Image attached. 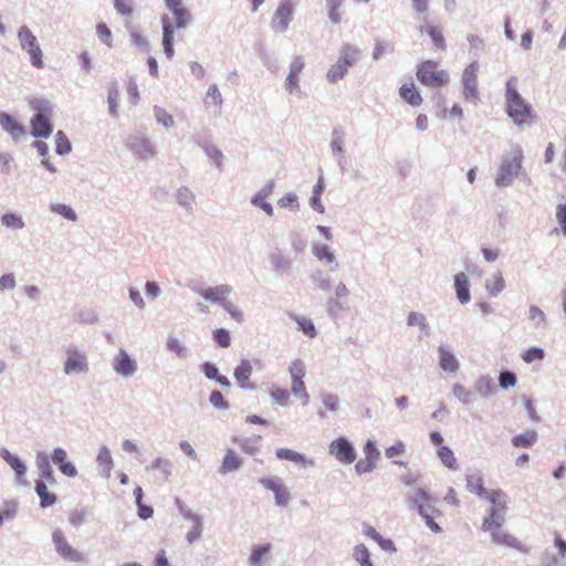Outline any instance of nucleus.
I'll return each instance as SVG.
<instances>
[{
  "instance_id": "nucleus-48",
  "label": "nucleus",
  "mask_w": 566,
  "mask_h": 566,
  "mask_svg": "<svg viewBox=\"0 0 566 566\" xmlns=\"http://www.w3.org/2000/svg\"><path fill=\"white\" fill-rule=\"evenodd\" d=\"M56 153L65 155L71 150V144L63 132L59 130L55 136Z\"/></svg>"
},
{
  "instance_id": "nucleus-9",
  "label": "nucleus",
  "mask_w": 566,
  "mask_h": 566,
  "mask_svg": "<svg viewBox=\"0 0 566 566\" xmlns=\"http://www.w3.org/2000/svg\"><path fill=\"white\" fill-rule=\"evenodd\" d=\"M289 370L292 378L291 390L302 400V403L306 406L310 402V396L303 381L306 374L305 365L302 360L296 359L291 364Z\"/></svg>"
},
{
  "instance_id": "nucleus-58",
  "label": "nucleus",
  "mask_w": 566,
  "mask_h": 566,
  "mask_svg": "<svg viewBox=\"0 0 566 566\" xmlns=\"http://www.w3.org/2000/svg\"><path fill=\"white\" fill-rule=\"evenodd\" d=\"M406 450L405 443L397 441L395 444L386 449L385 454L387 458H395L402 454Z\"/></svg>"
},
{
  "instance_id": "nucleus-11",
  "label": "nucleus",
  "mask_w": 566,
  "mask_h": 566,
  "mask_svg": "<svg viewBox=\"0 0 566 566\" xmlns=\"http://www.w3.org/2000/svg\"><path fill=\"white\" fill-rule=\"evenodd\" d=\"M52 541L59 555L70 562H82L84 555L72 547L61 530H55L52 534Z\"/></svg>"
},
{
  "instance_id": "nucleus-33",
  "label": "nucleus",
  "mask_w": 566,
  "mask_h": 566,
  "mask_svg": "<svg viewBox=\"0 0 566 566\" xmlns=\"http://www.w3.org/2000/svg\"><path fill=\"white\" fill-rule=\"evenodd\" d=\"M537 440V433L534 430H527L512 439V444L516 448H528Z\"/></svg>"
},
{
  "instance_id": "nucleus-37",
  "label": "nucleus",
  "mask_w": 566,
  "mask_h": 566,
  "mask_svg": "<svg viewBox=\"0 0 566 566\" xmlns=\"http://www.w3.org/2000/svg\"><path fill=\"white\" fill-rule=\"evenodd\" d=\"M2 458L15 471L19 478L23 476L27 468L24 463L14 454H11L8 450H3Z\"/></svg>"
},
{
  "instance_id": "nucleus-27",
  "label": "nucleus",
  "mask_w": 566,
  "mask_h": 566,
  "mask_svg": "<svg viewBox=\"0 0 566 566\" xmlns=\"http://www.w3.org/2000/svg\"><path fill=\"white\" fill-rule=\"evenodd\" d=\"M454 286L459 301L464 304L470 301L469 280L468 276L461 272L454 277Z\"/></svg>"
},
{
  "instance_id": "nucleus-22",
  "label": "nucleus",
  "mask_w": 566,
  "mask_h": 566,
  "mask_svg": "<svg viewBox=\"0 0 566 566\" xmlns=\"http://www.w3.org/2000/svg\"><path fill=\"white\" fill-rule=\"evenodd\" d=\"M400 97L411 106H420L422 96L413 82L405 83L399 88Z\"/></svg>"
},
{
  "instance_id": "nucleus-63",
  "label": "nucleus",
  "mask_w": 566,
  "mask_h": 566,
  "mask_svg": "<svg viewBox=\"0 0 566 566\" xmlns=\"http://www.w3.org/2000/svg\"><path fill=\"white\" fill-rule=\"evenodd\" d=\"M365 458H370L377 461L379 452L373 441H367L364 447Z\"/></svg>"
},
{
  "instance_id": "nucleus-57",
  "label": "nucleus",
  "mask_w": 566,
  "mask_h": 566,
  "mask_svg": "<svg viewBox=\"0 0 566 566\" xmlns=\"http://www.w3.org/2000/svg\"><path fill=\"white\" fill-rule=\"evenodd\" d=\"M500 386L504 389L513 387L516 384V377L510 371H503L499 377Z\"/></svg>"
},
{
  "instance_id": "nucleus-64",
  "label": "nucleus",
  "mask_w": 566,
  "mask_h": 566,
  "mask_svg": "<svg viewBox=\"0 0 566 566\" xmlns=\"http://www.w3.org/2000/svg\"><path fill=\"white\" fill-rule=\"evenodd\" d=\"M15 285L12 274H4L0 277V290H11Z\"/></svg>"
},
{
  "instance_id": "nucleus-4",
  "label": "nucleus",
  "mask_w": 566,
  "mask_h": 566,
  "mask_svg": "<svg viewBox=\"0 0 566 566\" xmlns=\"http://www.w3.org/2000/svg\"><path fill=\"white\" fill-rule=\"evenodd\" d=\"M34 115L31 119V134L36 138H46L53 132V108L49 101L34 99L31 102Z\"/></svg>"
},
{
  "instance_id": "nucleus-31",
  "label": "nucleus",
  "mask_w": 566,
  "mask_h": 566,
  "mask_svg": "<svg viewBox=\"0 0 566 566\" xmlns=\"http://www.w3.org/2000/svg\"><path fill=\"white\" fill-rule=\"evenodd\" d=\"M38 467L40 469V480L48 482L51 485L56 483V479L54 476L53 470L50 465L48 457H42L38 459Z\"/></svg>"
},
{
  "instance_id": "nucleus-3",
  "label": "nucleus",
  "mask_w": 566,
  "mask_h": 566,
  "mask_svg": "<svg viewBox=\"0 0 566 566\" xmlns=\"http://www.w3.org/2000/svg\"><path fill=\"white\" fill-rule=\"evenodd\" d=\"M485 499L490 504L488 515L482 521V530H493L502 527L505 522V513L507 511L509 496L502 490H489Z\"/></svg>"
},
{
  "instance_id": "nucleus-21",
  "label": "nucleus",
  "mask_w": 566,
  "mask_h": 566,
  "mask_svg": "<svg viewBox=\"0 0 566 566\" xmlns=\"http://www.w3.org/2000/svg\"><path fill=\"white\" fill-rule=\"evenodd\" d=\"M252 374L251 363L247 359L240 361L234 369V377L239 386L243 389H253L254 385L250 382V376Z\"/></svg>"
},
{
  "instance_id": "nucleus-56",
  "label": "nucleus",
  "mask_w": 566,
  "mask_h": 566,
  "mask_svg": "<svg viewBox=\"0 0 566 566\" xmlns=\"http://www.w3.org/2000/svg\"><path fill=\"white\" fill-rule=\"evenodd\" d=\"M222 307L230 314V316L238 323L243 322V313L231 302H223Z\"/></svg>"
},
{
  "instance_id": "nucleus-49",
  "label": "nucleus",
  "mask_w": 566,
  "mask_h": 566,
  "mask_svg": "<svg viewBox=\"0 0 566 566\" xmlns=\"http://www.w3.org/2000/svg\"><path fill=\"white\" fill-rule=\"evenodd\" d=\"M2 224L7 228L13 229H22L24 227V222L22 219L14 213H6L1 218Z\"/></svg>"
},
{
  "instance_id": "nucleus-47",
  "label": "nucleus",
  "mask_w": 566,
  "mask_h": 566,
  "mask_svg": "<svg viewBox=\"0 0 566 566\" xmlns=\"http://www.w3.org/2000/svg\"><path fill=\"white\" fill-rule=\"evenodd\" d=\"M270 395L279 405L285 406L290 399V392L285 388L273 386L270 390Z\"/></svg>"
},
{
  "instance_id": "nucleus-40",
  "label": "nucleus",
  "mask_w": 566,
  "mask_h": 566,
  "mask_svg": "<svg viewBox=\"0 0 566 566\" xmlns=\"http://www.w3.org/2000/svg\"><path fill=\"white\" fill-rule=\"evenodd\" d=\"M97 462L103 468V472L106 476L111 475L113 469V459L107 448H102L97 454Z\"/></svg>"
},
{
  "instance_id": "nucleus-1",
  "label": "nucleus",
  "mask_w": 566,
  "mask_h": 566,
  "mask_svg": "<svg viewBox=\"0 0 566 566\" xmlns=\"http://www.w3.org/2000/svg\"><path fill=\"white\" fill-rule=\"evenodd\" d=\"M169 11L172 12L175 24L167 17H163V45L165 54L168 59H172L174 51V30L175 28H186L191 17L189 11L184 7L181 0H165Z\"/></svg>"
},
{
  "instance_id": "nucleus-39",
  "label": "nucleus",
  "mask_w": 566,
  "mask_h": 566,
  "mask_svg": "<svg viewBox=\"0 0 566 566\" xmlns=\"http://www.w3.org/2000/svg\"><path fill=\"white\" fill-rule=\"evenodd\" d=\"M205 104L207 107H220L222 104V96L219 92V88L216 84L209 86L206 97Z\"/></svg>"
},
{
  "instance_id": "nucleus-26",
  "label": "nucleus",
  "mask_w": 566,
  "mask_h": 566,
  "mask_svg": "<svg viewBox=\"0 0 566 566\" xmlns=\"http://www.w3.org/2000/svg\"><path fill=\"white\" fill-rule=\"evenodd\" d=\"M280 460H287L302 467H313V460H307L303 454L286 448H280L275 452Z\"/></svg>"
},
{
  "instance_id": "nucleus-34",
  "label": "nucleus",
  "mask_w": 566,
  "mask_h": 566,
  "mask_svg": "<svg viewBox=\"0 0 566 566\" xmlns=\"http://www.w3.org/2000/svg\"><path fill=\"white\" fill-rule=\"evenodd\" d=\"M439 352H440V361H439L440 367L443 370L450 371V373L458 370L459 363H458L457 358L450 352H448L443 348H440Z\"/></svg>"
},
{
  "instance_id": "nucleus-45",
  "label": "nucleus",
  "mask_w": 566,
  "mask_h": 566,
  "mask_svg": "<svg viewBox=\"0 0 566 566\" xmlns=\"http://www.w3.org/2000/svg\"><path fill=\"white\" fill-rule=\"evenodd\" d=\"M354 557L361 566H373L369 552L363 544L355 547Z\"/></svg>"
},
{
  "instance_id": "nucleus-2",
  "label": "nucleus",
  "mask_w": 566,
  "mask_h": 566,
  "mask_svg": "<svg viewBox=\"0 0 566 566\" xmlns=\"http://www.w3.org/2000/svg\"><path fill=\"white\" fill-rule=\"evenodd\" d=\"M505 98L506 112L516 125L522 126L532 123L534 117L532 106L518 94L514 77L506 82Z\"/></svg>"
},
{
  "instance_id": "nucleus-18",
  "label": "nucleus",
  "mask_w": 566,
  "mask_h": 566,
  "mask_svg": "<svg viewBox=\"0 0 566 566\" xmlns=\"http://www.w3.org/2000/svg\"><path fill=\"white\" fill-rule=\"evenodd\" d=\"M52 461L54 462V464L59 467L60 471L64 475L74 478L77 474L75 465L72 462L67 461V454L65 450L61 448L54 449L52 453Z\"/></svg>"
},
{
  "instance_id": "nucleus-5",
  "label": "nucleus",
  "mask_w": 566,
  "mask_h": 566,
  "mask_svg": "<svg viewBox=\"0 0 566 566\" xmlns=\"http://www.w3.org/2000/svg\"><path fill=\"white\" fill-rule=\"evenodd\" d=\"M417 80L423 86L440 88L449 84L450 75L448 71L441 69L439 63L433 60H426L417 65Z\"/></svg>"
},
{
  "instance_id": "nucleus-13",
  "label": "nucleus",
  "mask_w": 566,
  "mask_h": 566,
  "mask_svg": "<svg viewBox=\"0 0 566 566\" xmlns=\"http://www.w3.org/2000/svg\"><path fill=\"white\" fill-rule=\"evenodd\" d=\"M329 453L343 464H352L356 460V451L346 438H337L329 444Z\"/></svg>"
},
{
  "instance_id": "nucleus-23",
  "label": "nucleus",
  "mask_w": 566,
  "mask_h": 566,
  "mask_svg": "<svg viewBox=\"0 0 566 566\" xmlns=\"http://www.w3.org/2000/svg\"><path fill=\"white\" fill-rule=\"evenodd\" d=\"M304 69V62L301 56H297L293 60L290 66V73L285 81L286 90L292 93L295 90H298V76Z\"/></svg>"
},
{
  "instance_id": "nucleus-10",
  "label": "nucleus",
  "mask_w": 566,
  "mask_h": 566,
  "mask_svg": "<svg viewBox=\"0 0 566 566\" xmlns=\"http://www.w3.org/2000/svg\"><path fill=\"white\" fill-rule=\"evenodd\" d=\"M294 12V0H281L276 8L271 27L276 32H285L292 21Z\"/></svg>"
},
{
  "instance_id": "nucleus-15",
  "label": "nucleus",
  "mask_w": 566,
  "mask_h": 566,
  "mask_svg": "<svg viewBox=\"0 0 566 566\" xmlns=\"http://www.w3.org/2000/svg\"><path fill=\"white\" fill-rule=\"evenodd\" d=\"M260 484L273 492L276 505L287 506L291 494L284 483L276 478H263L260 480Z\"/></svg>"
},
{
  "instance_id": "nucleus-60",
  "label": "nucleus",
  "mask_w": 566,
  "mask_h": 566,
  "mask_svg": "<svg viewBox=\"0 0 566 566\" xmlns=\"http://www.w3.org/2000/svg\"><path fill=\"white\" fill-rule=\"evenodd\" d=\"M281 207L290 208V209H297L298 208V201L297 197L293 193H287L279 201Z\"/></svg>"
},
{
  "instance_id": "nucleus-20",
  "label": "nucleus",
  "mask_w": 566,
  "mask_h": 566,
  "mask_svg": "<svg viewBox=\"0 0 566 566\" xmlns=\"http://www.w3.org/2000/svg\"><path fill=\"white\" fill-rule=\"evenodd\" d=\"M86 369L85 356L77 350L70 349L67 352V359L64 365L66 374L82 373Z\"/></svg>"
},
{
  "instance_id": "nucleus-35",
  "label": "nucleus",
  "mask_w": 566,
  "mask_h": 566,
  "mask_svg": "<svg viewBox=\"0 0 566 566\" xmlns=\"http://www.w3.org/2000/svg\"><path fill=\"white\" fill-rule=\"evenodd\" d=\"M485 287L491 296H496L505 287L503 275L500 272L492 275V277L486 281Z\"/></svg>"
},
{
  "instance_id": "nucleus-38",
  "label": "nucleus",
  "mask_w": 566,
  "mask_h": 566,
  "mask_svg": "<svg viewBox=\"0 0 566 566\" xmlns=\"http://www.w3.org/2000/svg\"><path fill=\"white\" fill-rule=\"evenodd\" d=\"M438 457L441 462L450 470H457L458 463L453 451L449 447H440L438 449Z\"/></svg>"
},
{
  "instance_id": "nucleus-32",
  "label": "nucleus",
  "mask_w": 566,
  "mask_h": 566,
  "mask_svg": "<svg viewBox=\"0 0 566 566\" xmlns=\"http://www.w3.org/2000/svg\"><path fill=\"white\" fill-rule=\"evenodd\" d=\"M359 59V50L353 45L346 44L340 50L338 60L349 67L354 65Z\"/></svg>"
},
{
  "instance_id": "nucleus-28",
  "label": "nucleus",
  "mask_w": 566,
  "mask_h": 566,
  "mask_svg": "<svg viewBox=\"0 0 566 566\" xmlns=\"http://www.w3.org/2000/svg\"><path fill=\"white\" fill-rule=\"evenodd\" d=\"M46 483L48 482H44L43 480H39L35 483V491L40 497V505L42 507L52 506L57 500L54 493L49 492Z\"/></svg>"
},
{
  "instance_id": "nucleus-36",
  "label": "nucleus",
  "mask_w": 566,
  "mask_h": 566,
  "mask_svg": "<svg viewBox=\"0 0 566 566\" xmlns=\"http://www.w3.org/2000/svg\"><path fill=\"white\" fill-rule=\"evenodd\" d=\"M271 549H272L271 544H264V545H259V546L254 547L249 557V562H250L251 566H261L262 560L264 559V557L266 555H269Z\"/></svg>"
},
{
  "instance_id": "nucleus-44",
  "label": "nucleus",
  "mask_w": 566,
  "mask_h": 566,
  "mask_svg": "<svg viewBox=\"0 0 566 566\" xmlns=\"http://www.w3.org/2000/svg\"><path fill=\"white\" fill-rule=\"evenodd\" d=\"M212 337L221 348H228L231 345V336L226 328H217L213 331Z\"/></svg>"
},
{
  "instance_id": "nucleus-16",
  "label": "nucleus",
  "mask_w": 566,
  "mask_h": 566,
  "mask_svg": "<svg viewBox=\"0 0 566 566\" xmlns=\"http://www.w3.org/2000/svg\"><path fill=\"white\" fill-rule=\"evenodd\" d=\"M483 531L489 532L491 534L493 543L497 545L507 546L525 554L530 553V548L526 545L518 541V538L515 537L514 535L501 531V527Z\"/></svg>"
},
{
  "instance_id": "nucleus-30",
  "label": "nucleus",
  "mask_w": 566,
  "mask_h": 566,
  "mask_svg": "<svg viewBox=\"0 0 566 566\" xmlns=\"http://www.w3.org/2000/svg\"><path fill=\"white\" fill-rule=\"evenodd\" d=\"M241 464L242 460L240 459V457L233 450H228L223 458L220 472L222 474H226L228 472L238 470L241 467Z\"/></svg>"
},
{
  "instance_id": "nucleus-61",
  "label": "nucleus",
  "mask_w": 566,
  "mask_h": 566,
  "mask_svg": "<svg viewBox=\"0 0 566 566\" xmlns=\"http://www.w3.org/2000/svg\"><path fill=\"white\" fill-rule=\"evenodd\" d=\"M556 219L562 228V232L566 235V205H558L556 208Z\"/></svg>"
},
{
  "instance_id": "nucleus-12",
  "label": "nucleus",
  "mask_w": 566,
  "mask_h": 566,
  "mask_svg": "<svg viewBox=\"0 0 566 566\" xmlns=\"http://www.w3.org/2000/svg\"><path fill=\"white\" fill-rule=\"evenodd\" d=\"M478 63L469 64L462 74L463 95L469 102L475 103L479 99L478 92Z\"/></svg>"
},
{
  "instance_id": "nucleus-8",
  "label": "nucleus",
  "mask_w": 566,
  "mask_h": 566,
  "mask_svg": "<svg viewBox=\"0 0 566 566\" xmlns=\"http://www.w3.org/2000/svg\"><path fill=\"white\" fill-rule=\"evenodd\" d=\"M18 39L20 41L22 49L29 53L32 65H34L35 67H42V51L32 31L25 25L21 27L18 32Z\"/></svg>"
},
{
  "instance_id": "nucleus-41",
  "label": "nucleus",
  "mask_w": 566,
  "mask_h": 566,
  "mask_svg": "<svg viewBox=\"0 0 566 566\" xmlns=\"http://www.w3.org/2000/svg\"><path fill=\"white\" fill-rule=\"evenodd\" d=\"M342 3H343V0H326L328 18L335 24H338L342 21V15L339 12Z\"/></svg>"
},
{
  "instance_id": "nucleus-17",
  "label": "nucleus",
  "mask_w": 566,
  "mask_h": 566,
  "mask_svg": "<svg viewBox=\"0 0 566 566\" xmlns=\"http://www.w3.org/2000/svg\"><path fill=\"white\" fill-rule=\"evenodd\" d=\"M232 292V287L228 284H221L218 286L206 287L199 291L200 295L207 301L220 303L228 302L227 297Z\"/></svg>"
},
{
  "instance_id": "nucleus-46",
  "label": "nucleus",
  "mask_w": 566,
  "mask_h": 566,
  "mask_svg": "<svg viewBox=\"0 0 566 566\" xmlns=\"http://www.w3.org/2000/svg\"><path fill=\"white\" fill-rule=\"evenodd\" d=\"M189 517L192 521V530L190 532H188L187 541L189 543H193L195 541H197L201 536L202 524H201V520H200L199 516H197V515H189Z\"/></svg>"
},
{
  "instance_id": "nucleus-24",
  "label": "nucleus",
  "mask_w": 566,
  "mask_h": 566,
  "mask_svg": "<svg viewBox=\"0 0 566 566\" xmlns=\"http://www.w3.org/2000/svg\"><path fill=\"white\" fill-rule=\"evenodd\" d=\"M114 369L124 376H129L136 370V364L128 354L120 349L115 357Z\"/></svg>"
},
{
  "instance_id": "nucleus-51",
  "label": "nucleus",
  "mask_w": 566,
  "mask_h": 566,
  "mask_svg": "<svg viewBox=\"0 0 566 566\" xmlns=\"http://www.w3.org/2000/svg\"><path fill=\"white\" fill-rule=\"evenodd\" d=\"M51 210L53 212L59 213L60 216L64 217L67 220H71V221H75L76 220V213L74 212V210L70 206H66V205H63V203H57V205H53L51 207Z\"/></svg>"
},
{
  "instance_id": "nucleus-59",
  "label": "nucleus",
  "mask_w": 566,
  "mask_h": 566,
  "mask_svg": "<svg viewBox=\"0 0 566 566\" xmlns=\"http://www.w3.org/2000/svg\"><path fill=\"white\" fill-rule=\"evenodd\" d=\"M210 402L218 408L227 409L228 402L224 400L223 395L219 390H213L209 398Z\"/></svg>"
},
{
  "instance_id": "nucleus-29",
  "label": "nucleus",
  "mask_w": 566,
  "mask_h": 566,
  "mask_svg": "<svg viewBox=\"0 0 566 566\" xmlns=\"http://www.w3.org/2000/svg\"><path fill=\"white\" fill-rule=\"evenodd\" d=\"M420 32H426L430 36L437 50L444 51L447 49V43L440 28L436 25H427L424 28H420Z\"/></svg>"
},
{
  "instance_id": "nucleus-50",
  "label": "nucleus",
  "mask_w": 566,
  "mask_h": 566,
  "mask_svg": "<svg viewBox=\"0 0 566 566\" xmlns=\"http://www.w3.org/2000/svg\"><path fill=\"white\" fill-rule=\"evenodd\" d=\"M298 328L308 337L313 338L316 335V329L313 322L306 317H295Z\"/></svg>"
},
{
  "instance_id": "nucleus-55",
  "label": "nucleus",
  "mask_w": 566,
  "mask_h": 566,
  "mask_svg": "<svg viewBox=\"0 0 566 566\" xmlns=\"http://www.w3.org/2000/svg\"><path fill=\"white\" fill-rule=\"evenodd\" d=\"M96 32L99 40L105 43L107 46H112V32L105 23H98L96 27Z\"/></svg>"
},
{
  "instance_id": "nucleus-6",
  "label": "nucleus",
  "mask_w": 566,
  "mask_h": 566,
  "mask_svg": "<svg viewBox=\"0 0 566 566\" xmlns=\"http://www.w3.org/2000/svg\"><path fill=\"white\" fill-rule=\"evenodd\" d=\"M410 502L433 533L442 532V528L434 521V518L442 516V512L432 504L431 496L423 489H417Z\"/></svg>"
},
{
  "instance_id": "nucleus-7",
  "label": "nucleus",
  "mask_w": 566,
  "mask_h": 566,
  "mask_svg": "<svg viewBox=\"0 0 566 566\" xmlns=\"http://www.w3.org/2000/svg\"><path fill=\"white\" fill-rule=\"evenodd\" d=\"M523 151L516 147L511 158L503 160L497 171L495 182L497 186H507L522 169Z\"/></svg>"
},
{
  "instance_id": "nucleus-62",
  "label": "nucleus",
  "mask_w": 566,
  "mask_h": 566,
  "mask_svg": "<svg viewBox=\"0 0 566 566\" xmlns=\"http://www.w3.org/2000/svg\"><path fill=\"white\" fill-rule=\"evenodd\" d=\"M408 325H410V326L418 325V326L424 327L426 318L422 314L411 312L408 316Z\"/></svg>"
},
{
  "instance_id": "nucleus-42",
  "label": "nucleus",
  "mask_w": 566,
  "mask_h": 566,
  "mask_svg": "<svg viewBox=\"0 0 566 566\" xmlns=\"http://www.w3.org/2000/svg\"><path fill=\"white\" fill-rule=\"evenodd\" d=\"M347 69L348 67L345 66L343 62L337 60V62L328 70L327 80L332 83L342 80L345 76Z\"/></svg>"
},
{
  "instance_id": "nucleus-54",
  "label": "nucleus",
  "mask_w": 566,
  "mask_h": 566,
  "mask_svg": "<svg viewBox=\"0 0 566 566\" xmlns=\"http://www.w3.org/2000/svg\"><path fill=\"white\" fill-rule=\"evenodd\" d=\"M544 350L542 348L533 347L527 349L522 358L525 363H533L535 360H542L544 358Z\"/></svg>"
},
{
  "instance_id": "nucleus-52",
  "label": "nucleus",
  "mask_w": 566,
  "mask_h": 566,
  "mask_svg": "<svg viewBox=\"0 0 566 566\" xmlns=\"http://www.w3.org/2000/svg\"><path fill=\"white\" fill-rule=\"evenodd\" d=\"M376 460L364 458L355 464V471L358 474L369 473L376 468Z\"/></svg>"
},
{
  "instance_id": "nucleus-19",
  "label": "nucleus",
  "mask_w": 566,
  "mask_h": 566,
  "mask_svg": "<svg viewBox=\"0 0 566 566\" xmlns=\"http://www.w3.org/2000/svg\"><path fill=\"white\" fill-rule=\"evenodd\" d=\"M0 126L13 138L20 139L25 135V128L7 113H0Z\"/></svg>"
},
{
  "instance_id": "nucleus-43",
  "label": "nucleus",
  "mask_w": 566,
  "mask_h": 566,
  "mask_svg": "<svg viewBox=\"0 0 566 566\" xmlns=\"http://www.w3.org/2000/svg\"><path fill=\"white\" fill-rule=\"evenodd\" d=\"M315 256L326 263H333L335 256L326 244H316L313 249Z\"/></svg>"
},
{
  "instance_id": "nucleus-14",
  "label": "nucleus",
  "mask_w": 566,
  "mask_h": 566,
  "mask_svg": "<svg viewBox=\"0 0 566 566\" xmlns=\"http://www.w3.org/2000/svg\"><path fill=\"white\" fill-rule=\"evenodd\" d=\"M556 553L545 552L542 556V566H566V541L557 532L554 533Z\"/></svg>"
},
{
  "instance_id": "nucleus-25",
  "label": "nucleus",
  "mask_w": 566,
  "mask_h": 566,
  "mask_svg": "<svg viewBox=\"0 0 566 566\" xmlns=\"http://www.w3.org/2000/svg\"><path fill=\"white\" fill-rule=\"evenodd\" d=\"M467 489L480 497H484L489 491L484 488V479L481 472H472L465 478Z\"/></svg>"
},
{
  "instance_id": "nucleus-53",
  "label": "nucleus",
  "mask_w": 566,
  "mask_h": 566,
  "mask_svg": "<svg viewBox=\"0 0 566 566\" xmlns=\"http://www.w3.org/2000/svg\"><path fill=\"white\" fill-rule=\"evenodd\" d=\"M114 7L122 15H132L134 12L132 0H114Z\"/></svg>"
}]
</instances>
